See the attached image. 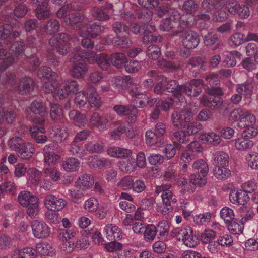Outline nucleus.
Returning a JSON list of instances; mask_svg holds the SVG:
<instances>
[{
	"label": "nucleus",
	"mask_w": 258,
	"mask_h": 258,
	"mask_svg": "<svg viewBox=\"0 0 258 258\" xmlns=\"http://www.w3.org/2000/svg\"><path fill=\"white\" fill-rule=\"evenodd\" d=\"M192 168L203 176H205L209 171L208 164L202 159L196 160L193 163Z\"/></svg>",
	"instance_id": "nucleus-56"
},
{
	"label": "nucleus",
	"mask_w": 258,
	"mask_h": 258,
	"mask_svg": "<svg viewBox=\"0 0 258 258\" xmlns=\"http://www.w3.org/2000/svg\"><path fill=\"white\" fill-rule=\"evenodd\" d=\"M80 165L79 160L75 157H69L62 162L63 169L68 172H73L78 170Z\"/></svg>",
	"instance_id": "nucleus-33"
},
{
	"label": "nucleus",
	"mask_w": 258,
	"mask_h": 258,
	"mask_svg": "<svg viewBox=\"0 0 258 258\" xmlns=\"http://www.w3.org/2000/svg\"><path fill=\"white\" fill-rule=\"evenodd\" d=\"M158 67L164 71L168 70H177L181 66L179 62L169 61L164 59H161L157 61Z\"/></svg>",
	"instance_id": "nucleus-45"
},
{
	"label": "nucleus",
	"mask_w": 258,
	"mask_h": 258,
	"mask_svg": "<svg viewBox=\"0 0 258 258\" xmlns=\"http://www.w3.org/2000/svg\"><path fill=\"white\" fill-rule=\"evenodd\" d=\"M227 166H215L214 170L215 177L219 180H226L228 179L230 175V170L226 167Z\"/></svg>",
	"instance_id": "nucleus-47"
},
{
	"label": "nucleus",
	"mask_w": 258,
	"mask_h": 258,
	"mask_svg": "<svg viewBox=\"0 0 258 258\" xmlns=\"http://www.w3.org/2000/svg\"><path fill=\"white\" fill-rule=\"evenodd\" d=\"M16 75L14 72H8L6 76L2 78H0V83L7 87L16 88Z\"/></svg>",
	"instance_id": "nucleus-51"
},
{
	"label": "nucleus",
	"mask_w": 258,
	"mask_h": 258,
	"mask_svg": "<svg viewBox=\"0 0 258 258\" xmlns=\"http://www.w3.org/2000/svg\"><path fill=\"white\" fill-rule=\"evenodd\" d=\"M59 27L60 24L58 21L55 19H50L44 26V30L47 34L52 35L59 30Z\"/></svg>",
	"instance_id": "nucleus-60"
},
{
	"label": "nucleus",
	"mask_w": 258,
	"mask_h": 258,
	"mask_svg": "<svg viewBox=\"0 0 258 258\" xmlns=\"http://www.w3.org/2000/svg\"><path fill=\"white\" fill-rule=\"evenodd\" d=\"M241 54L237 51H232L226 53L223 56V66L233 67L236 64V58L240 59Z\"/></svg>",
	"instance_id": "nucleus-36"
},
{
	"label": "nucleus",
	"mask_w": 258,
	"mask_h": 258,
	"mask_svg": "<svg viewBox=\"0 0 258 258\" xmlns=\"http://www.w3.org/2000/svg\"><path fill=\"white\" fill-rule=\"evenodd\" d=\"M48 132L50 135L60 142L66 140L68 136L67 128L60 125H55L49 127Z\"/></svg>",
	"instance_id": "nucleus-29"
},
{
	"label": "nucleus",
	"mask_w": 258,
	"mask_h": 258,
	"mask_svg": "<svg viewBox=\"0 0 258 258\" xmlns=\"http://www.w3.org/2000/svg\"><path fill=\"white\" fill-rule=\"evenodd\" d=\"M220 216L225 223H231L234 219V213L233 210L227 207H223L220 211Z\"/></svg>",
	"instance_id": "nucleus-57"
},
{
	"label": "nucleus",
	"mask_w": 258,
	"mask_h": 258,
	"mask_svg": "<svg viewBox=\"0 0 258 258\" xmlns=\"http://www.w3.org/2000/svg\"><path fill=\"white\" fill-rule=\"evenodd\" d=\"M106 152L111 157L120 159L128 158L132 154L131 150L117 146L108 148Z\"/></svg>",
	"instance_id": "nucleus-21"
},
{
	"label": "nucleus",
	"mask_w": 258,
	"mask_h": 258,
	"mask_svg": "<svg viewBox=\"0 0 258 258\" xmlns=\"http://www.w3.org/2000/svg\"><path fill=\"white\" fill-rule=\"evenodd\" d=\"M110 116H102L98 113H93L90 119V125L92 128H96L99 131L106 130L108 128Z\"/></svg>",
	"instance_id": "nucleus-16"
},
{
	"label": "nucleus",
	"mask_w": 258,
	"mask_h": 258,
	"mask_svg": "<svg viewBox=\"0 0 258 258\" xmlns=\"http://www.w3.org/2000/svg\"><path fill=\"white\" fill-rule=\"evenodd\" d=\"M54 146L52 144L46 145L43 148L44 161L45 163L50 164L58 162L60 156L53 153Z\"/></svg>",
	"instance_id": "nucleus-25"
},
{
	"label": "nucleus",
	"mask_w": 258,
	"mask_h": 258,
	"mask_svg": "<svg viewBox=\"0 0 258 258\" xmlns=\"http://www.w3.org/2000/svg\"><path fill=\"white\" fill-rule=\"evenodd\" d=\"M200 102L205 106L218 110L220 113H225L227 110V105L219 96L205 95L201 98Z\"/></svg>",
	"instance_id": "nucleus-9"
},
{
	"label": "nucleus",
	"mask_w": 258,
	"mask_h": 258,
	"mask_svg": "<svg viewBox=\"0 0 258 258\" xmlns=\"http://www.w3.org/2000/svg\"><path fill=\"white\" fill-rule=\"evenodd\" d=\"M192 112L187 108L175 111L172 114L171 119L173 125L179 128H184L193 118Z\"/></svg>",
	"instance_id": "nucleus-10"
},
{
	"label": "nucleus",
	"mask_w": 258,
	"mask_h": 258,
	"mask_svg": "<svg viewBox=\"0 0 258 258\" xmlns=\"http://www.w3.org/2000/svg\"><path fill=\"white\" fill-rule=\"evenodd\" d=\"M79 89V84L76 80L67 79L63 80L59 85L57 98L64 99L76 94Z\"/></svg>",
	"instance_id": "nucleus-7"
},
{
	"label": "nucleus",
	"mask_w": 258,
	"mask_h": 258,
	"mask_svg": "<svg viewBox=\"0 0 258 258\" xmlns=\"http://www.w3.org/2000/svg\"><path fill=\"white\" fill-rule=\"evenodd\" d=\"M253 90V87L251 83L246 82L243 84H238L236 87V92L244 95H250Z\"/></svg>",
	"instance_id": "nucleus-62"
},
{
	"label": "nucleus",
	"mask_w": 258,
	"mask_h": 258,
	"mask_svg": "<svg viewBox=\"0 0 258 258\" xmlns=\"http://www.w3.org/2000/svg\"><path fill=\"white\" fill-rule=\"evenodd\" d=\"M129 93L132 97V101L138 104L139 107H143L150 103L149 97L146 94L140 92L137 87L131 89Z\"/></svg>",
	"instance_id": "nucleus-23"
},
{
	"label": "nucleus",
	"mask_w": 258,
	"mask_h": 258,
	"mask_svg": "<svg viewBox=\"0 0 258 258\" xmlns=\"http://www.w3.org/2000/svg\"><path fill=\"white\" fill-rule=\"evenodd\" d=\"M235 148L239 151H244L253 146V142L244 136H241L234 140Z\"/></svg>",
	"instance_id": "nucleus-32"
},
{
	"label": "nucleus",
	"mask_w": 258,
	"mask_h": 258,
	"mask_svg": "<svg viewBox=\"0 0 258 258\" xmlns=\"http://www.w3.org/2000/svg\"><path fill=\"white\" fill-rule=\"evenodd\" d=\"M36 250L41 255L53 256L55 254V249L53 246L47 242L37 243L36 246Z\"/></svg>",
	"instance_id": "nucleus-38"
},
{
	"label": "nucleus",
	"mask_w": 258,
	"mask_h": 258,
	"mask_svg": "<svg viewBox=\"0 0 258 258\" xmlns=\"http://www.w3.org/2000/svg\"><path fill=\"white\" fill-rule=\"evenodd\" d=\"M229 198L232 203L237 205H244L249 200L248 195L242 189L232 190L229 194Z\"/></svg>",
	"instance_id": "nucleus-18"
},
{
	"label": "nucleus",
	"mask_w": 258,
	"mask_h": 258,
	"mask_svg": "<svg viewBox=\"0 0 258 258\" xmlns=\"http://www.w3.org/2000/svg\"><path fill=\"white\" fill-rule=\"evenodd\" d=\"M43 203L47 210L53 212H57L61 210L66 206L67 201L58 196L49 194L45 196Z\"/></svg>",
	"instance_id": "nucleus-11"
},
{
	"label": "nucleus",
	"mask_w": 258,
	"mask_h": 258,
	"mask_svg": "<svg viewBox=\"0 0 258 258\" xmlns=\"http://www.w3.org/2000/svg\"><path fill=\"white\" fill-rule=\"evenodd\" d=\"M69 151L72 155L77 156L81 159L87 155L85 148H83L81 144H78V142H75L74 141L70 145Z\"/></svg>",
	"instance_id": "nucleus-44"
},
{
	"label": "nucleus",
	"mask_w": 258,
	"mask_h": 258,
	"mask_svg": "<svg viewBox=\"0 0 258 258\" xmlns=\"http://www.w3.org/2000/svg\"><path fill=\"white\" fill-rule=\"evenodd\" d=\"M105 27L98 23L90 21L87 24L78 25V34L81 37H96L104 31Z\"/></svg>",
	"instance_id": "nucleus-5"
},
{
	"label": "nucleus",
	"mask_w": 258,
	"mask_h": 258,
	"mask_svg": "<svg viewBox=\"0 0 258 258\" xmlns=\"http://www.w3.org/2000/svg\"><path fill=\"white\" fill-rule=\"evenodd\" d=\"M247 164L252 169H258V153L251 152L246 157Z\"/></svg>",
	"instance_id": "nucleus-64"
},
{
	"label": "nucleus",
	"mask_w": 258,
	"mask_h": 258,
	"mask_svg": "<svg viewBox=\"0 0 258 258\" xmlns=\"http://www.w3.org/2000/svg\"><path fill=\"white\" fill-rule=\"evenodd\" d=\"M199 140L205 144L217 146L221 143L222 139L220 135L214 132H202L199 136Z\"/></svg>",
	"instance_id": "nucleus-19"
},
{
	"label": "nucleus",
	"mask_w": 258,
	"mask_h": 258,
	"mask_svg": "<svg viewBox=\"0 0 258 258\" xmlns=\"http://www.w3.org/2000/svg\"><path fill=\"white\" fill-rule=\"evenodd\" d=\"M106 159L104 158H100L98 156H90L88 158V165L93 169H100L102 168L106 164Z\"/></svg>",
	"instance_id": "nucleus-46"
},
{
	"label": "nucleus",
	"mask_w": 258,
	"mask_h": 258,
	"mask_svg": "<svg viewBox=\"0 0 258 258\" xmlns=\"http://www.w3.org/2000/svg\"><path fill=\"white\" fill-rule=\"evenodd\" d=\"M113 110L119 116H128L126 121L128 123H133L137 119L138 109L132 105H115Z\"/></svg>",
	"instance_id": "nucleus-13"
},
{
	"label": "nucleus",
	"mask_w": 258,
	"mask_h": 258,
	"mask_svg": "<svg viewBox=\"0 0 258 258\" xmlns=\"http://www.w3.org/2000/svg\"><path fill=\"white\" fill-rule=\"evenodd\" d=\"M69 118L73 120L74 123L77 126L84 125L86 121V116L77 110H72L69 114Z\"/></svg>",
	"instance_id": "nucleus-54"
},
{
	"label": "nucleus",
	"mask_w": 258,
	"mask_h": 258,
	"mask_svg": "<svg viewBox=\"0 0 258 258\" xmlns=\"http://www.w3.org/2000/svg\"><path fill=\"white\" fill-rule=\"evenodd\" d=\"M70 36L66 33H60L58 35L53 36L49 40V44L55 48L59 54L65 55L67 54L70 49V45L69 43Z\"/></svg>",
	"instance_id": "nucleus-8"
},
{
	"label": "nucleus",
	"mask_w": 258,
	"mask_h": 258,
	"mask_svg": "<svg viewBox=\"0 0 258 258\" xmlns=\"http://www.w3.org/2000/svg\"><path fill=\"white\" fill-rule=\"evenodd\" d=\"M31 113L38 115L39 116L33 117L30 116L32 121L35 124L40 125L44 124L46 121L45 117L47 115L46 108L43 103L39 100H34L28 109Z\"/></svg>",
	"instance_id": "nucleus-6"
},
{
	"label": "nucleus",
	"mask_w": 258,
	"mask_h": 258,
	"mask_svg": "<svg viewBox=\"0 0 258 258\" xmlns=\"http://www.w3.org/2000/svg\"><path fill=\"white\" fill-rule=\"evenodd\" d=\"M104 231L107 239L110 241L119 240L122 237L120 229L113 224H107L104 228Z\"/></svg>",
	"instance_id": "nucleus-22"
},
{
	"label": "nucleus",
	"mask_w": 258,
	"mask_h": 258,
	"mask_svg": "<svg viewBox=\"0 0 258 258\" xmlns=\"http://www.w3.org/2000/svg\"><path fill=\"white\" fill-rule=\"evenodd\" d=\"M35 151V148L32 143L25 142L17 153L22 159L29 160L32 157Z\"/></svg>",
	"instance_id": "nucleus-30"
},
{
	"label": "nucleus",
	"mask_w": 258,
	"mask_h": 258,
	"mask_svg": "<svg viewBox=\"0 0 258 258\" xmlns=\"http://www.w3.org/2000/svg\"><path fill=\"white\" fill-rule=\"evenodd\" d=\"M99 205V201L96 198L90 197L85 201L84 209L89 213H94L97 212Z\"/></svg>",
	"instance_id": "nucleus-50"
},
{
	"label": "nucleus",
	"mask_w": 258,
	"mask_h": 258,
	"mask_svg": "<svg viewBox=\"0 0 258 258\" xmlns=\"http://www.w3.org/2000/svg\"><path fill=\"white\" fill-rule=\"evenodd\" d=\"M213 164L215 166H228L229 158L225 152L217 151L213 154Z\"/></svg>",
	"instance_id": "nucleus-37"
},
{
	"label": "nucleus",
	"mask_w": 258,
	"mask_h": 258,
	"mask_svg": "<svg viewBox=\"0 0 258 258\" xmlns=\"http://www.w3.org/2000/svg\"><path fill=\"white\" fill-rule=\"evenodd\" d=\"M87 102L92 108H99L102 104L101 98L97 93L94 87L92 88V91L87 97Z\"/></svg>",
	"instance_id": "nucleus-42"
},
{
	"label": "nucleus",
	"mask_w": 258,
	"mask_h": 258,
	"mask_svg": "<svg viewBox=\"0 0 258 258\" xmlns=\"http://www.w3.org/2000/svg\"><path fill=\"white\" fill-rule=\"evenodd\" d=\"M12 258H45L39 256L36 250L31 247L16 249L12 254Z\"/></svg>",
	"instance_id": "nucleus-26"
},
{
	"label": "nucleus",
	"mask_w": 258,
	"mask_h": 258,
	"mask_svg": "<svg viewBox=\"0 0 258 258\" xmlns=\"http://www.w3.org/2000/svg\"><path fill=\"white\" fill-rule=\"evenodd\" d=\"M225 4L224 0H204L202 3V7L207 11L213 8L218 9L224 7Z\"/></svg>",
	"instance_id": "nucleus-48"
},
{
	"label": "nucleus",
	"mask_w": 258,
	"mask_h": 258,
	"mask_svg": "<svg viewBox=\"0 0 258 258\" xmlns=\"http://www.w3.org/2000/svg\"><path fill=\"white\" fill-rule=\"evenodd\" d=\"M44 173L45 177H49L53 181H58L60 179L61 173L54 167L45 168Z\"/></svg>",
	"instance_id": "nucleus-58"
},
{
	"label": "nucleus",
	"mask_w": 258,
	"mask_h": 258,
	"mask_svg": "<svg viewBox=\"0 0 258 258\" xmlns=\"http://www.w3.org/2000/svg\"><path fill=\"white\" fill-rule=\"evenodd\" d=\"M50 115L51 118L54 121H62L64 119L63 110L59 104H52L50 106Z\"/></svg>",
	"instance_id": "nucleus-43"
},
{
	"label": "nucleus",
	"mask_w": 258,
	"mask_h": 258,
	"mask_svg": "<svg viewBox=\"0 0 258 258\" xmlns=\"http://www.w3.org/2000/svg\"><path fill=\"white\" fill-rule=\"evenodd\" d=\"M34 86V82L32 78L22 77L19 79L17 86V91L22 95L27 94L33 90Z\"/></svg>",
	"instance_id": "nucleus-20"
},
{
	"label": "nucleus",
	"mask_w": 258,
	"mask_h": 258,
	"mask_svg": "<svg viewBox=\"0 0 258 258\" xmlns=\"http://www.w3.org/2000/svg\"><path fill=\"white\" fill-rule=\"evenodd\" d=\"M35 11L37 17L40 20L48 18L51 15L48 2L37 7Z\"/></svg>",
	"instance_id": "nucleus-55"
},
{
	"label": "nucleus",
	"mask_w": 258,
	"mask_h": 258,
	"mask_svg": "<svg viewBox=\"0 0 258 258\" xmlns=\"http://www.w3.org/2000/svg\"><path fill=\"white\" fill-rule=\"evenodd\" d=\"M56 77L50 78L43 86V90L46 93H51L55 98H57V93L58 92L59 85L56 83Z\"/></svg>",
	"instance_id": "nucleus-39"
},
{
	"label": "nucleus",
	"mask_w": 258,
	"mask_h": 258,
	"mask_svg": "<svg viewBox=\"0 0 258 258\" xmlns=\"http://www.w3.org/2000/svg\"><path fill=\"white\" fill-rule=\"evenodd\" d=\"M144 35L143 38V42L144 43L148 42H161L162 38L160 35H155L151 33L156 30L154 25L151 24H146L144 27Z\"/></svg>",
	"instance_id": "nucleus-24"
},
{
	"label": "nucleus",
	"mask_w": 258,
	"mask_h": 258,
	"mask_svg": "<svg viewBox=\"0 0 258 258\" xmlns=\"http://www.w3.org/2000/svg\"><path fill=\"white\" fill-rule=\"evenodd\" d=\"M203 86V81L200 79H192L189 83V86L183 85L182 94L191 97L198 96L202 92Z\"/></svg>",
	"instance_id": "nucleus-17"
},
{
	"label": "nucleus",
	"mask_w": 258,
	"mask_h": 258,
	"mask_svg": "<svg viewBox=\"0 0 258 258\" xmlns=\"http://www.w3.org/2000/svg\"><path fill=\"white\" fill-rule=\"evenodd\" d=\"M56 74L51 69L46 66L41 67L38 70V77L42 80L45 81L56 77Z\"/></svg>",
	"instance_id": "nucleus-53"
},
{
	"label": "nucleus",
	"mask_w": 258,
	"mask_h": 258,
	"mask_svg": "<svg viewBox=\"0 0 258 258\" xmlns=\"http://www.w3.org/2000/svg\"><path fill=\"white\" fill-rule=\"evenodd\" d=\"M180 147V145L176 142H174L173 144H167L162 152L165 155V158L167 160H169L174 157L176 153V149Z\"/></svg>",
	"instance_id": "nucleus-49"
},
{
	"label": "nucleus",
	"mask_w": 258,
	"mask_h": 258,
	"mask_svg": "<svg viewBox=\"0 0 258 258\" xmlns=\"http://www.w3.org/2000/svg\"><path fill=\"white\" fill-rule=\"evenodd\" d=\"M211 219V214L206 212L196 215L194 217V221L198 225H205L208 223Z\"/></svg>",
	"instance_id": "nucleus-61"
},
{
	"label": "nucleus",
	"mask_w": 258,
	"mask_h": 258,
	"mask_svg": "<svg viewBox=\"0 0 258 258\" xmlns=\"http://www.w3.org/2000/svg\"><path fill=\"white\" fill-rule=\"evenodd\" d=\"M111 61L113 65L117 68H120L127 62V58L125 55L120 52H117L111 55Z\"/></svg>",
	"instance_id": "nucleus-52"
},
{
	"label": "nucleus",
	"mask_w": 258,
	"mask_h": 258,
	"mask_svg": "<svg viewBox=\"0 0 258 258\" xmlns=\"http://www.w3.org/2000/svg\"><path fill=\"white\" fill-rule=\"evenodd\" d=\"M94 184L93 176L90 174L80 175L76 182V186L82 190L90 189Z\"/></svg>",
	"instance_id": "nucleus-28"
},
{
	"label": "nucleus",
	"mask_w": 258,
	"mask_h": 258,
	"mask_svg": "<svg viewBox=\"0 0 258 258\" xmlns=\"http://www.w3.org/2000/svg\"><path fill=\"white\" fill-rule=\"evenodd\" d=\"M183 85H179L176 80H170L166 84V89L169 92L174 93V95L177 97L181 102H184L185 98L182 95Z\"/></svg>",
	"instance_id": "nucleus-27"
},
{
	"label": "nucleus",
	"mask_w": 258,
	"mask_h": 258,
	"mask_svg": "<svg viewBox=\"0 0 258 258\" xmlns=\"http://www.w3.org/2000/svg\"><path fill=\"white\" fill-rule=\"evenodd\" d=\"M87 64L83 62L74 63L71 68L72 76L77 79L83 78L88 71Z\"/></svg>",
	"instance_id": "nucleus-31"
},
{
	"label": "nucleus",
	"mask_w": 258,
	"mask_h": 258,
	"mask_svg": "<svg viewBox=\"0 0 258 258\" xmlns=\"http://www.w3.org/2000/svg\"><path fill=\"white\" fill-rule=\"evenodd\" d=\"M92 14L94 17L99 21H106L110 18V16L102 7H94Z\"/></svg>",
	"instance_id": "nucleus-63"
},
{
	"label": "nucleus",
	"mask_w": 258,
	"mask_h": 258,
	"mask_svg": "<svg viewBox=\"0 0 258 258\" xmlns=\"http://www.w3.org/2000/svg\"><path fill=\"white\" fill-rule=\"evenodd\" d=\"M104 144L102 141H90L87 142L84 144V148L86 153H100L103 151Z\"/></svg>",
	"instance_id": "nucleus-34"
},
{
	"label": "nucleus",
	"mask_w": 258,
	"mask_h": 258,
	"mask_svg": "<svg viewBox=\"0 0 258 258\" xmlns=\"http://www.w3.org/2000/svg\"><path fill=\"white\" fill-rule=\"evenodd\" d=\"M113 124L114 126L118 125V127L111 131L110 134L112 139L118 140L120 138L122 134L126 131V127L122 124V122L121 121H115Z\"/></svg>",
	"instance_id": "nucleus-59"
},
{
	"label": "nucleus",
	"mask_w": 258,
	"mask_h": 258,
	"mask_svg": "<svg viewBox=\"0 0 258 258\" xmlns=\"http://www.w3.org/2000/svg\"><path fill=\"white\" fill-rule=\"evenodd\" d=\"M113 83L120 91V90L125 89L129 85L133 84L134 80L130 76H116L114 78Z\"/></svg>",
	"instance_id": "nucleus-35"
},
{
	"label": "nucleus",
	"mask_w": 258,
	"mask_h": 258,
	"mask_svg": "<svg viewBox=\"0 0 258 258\" xmlns=\"http://www.w3.org/2000/svg\"><path fill=\"white\" fill-rule=\"evenodd\" d=\"M229 120L232 122H236L237 126L241 128L249 126L256 123L255 115L242 108L233 109L230 112Z\"/></svg>",
	"instance_id": "nucleus-3"
},
{
	"label": "nucleus",
	"mask_w": 258,
	"mask_h": 258,
	"mask_svg": "<svg viewBox=\"0 0 258 258\" xmlns=\"http://www.w3.org/2000/svg\"><path fill=\"white\" fill-rule=\"evenodd\" d=\"M188 21L182 18L180 12L176 9H171L170 16L163 19L160 23V30L171 32L174 36L182 32V30L188 25Z\"/></svg>",
	"instance_id": "nucleus-1"
},
{
	"label": "nucleus",
	"mask_w": 258,
	"mask_h": 258,
	"mask_svg": "<svg viewBox=\"0 0 258 258\" xmlns=\"http://www.w3.org/2000/svg\"><path fill=\"white\" fill-rule=\"evenodd\" d=\"M169 184H162L156 187L155 192L157 194H161L162 203L163 205H171V203H176L177 199L173 196Z\"/></svg>",
	"instance_id": "nucleus-15"
},
{
	"label": "nucleus",
	"mask_w": 258,
	"mask_h": 258,
	"mask_svg": "<svg viewBox=\"0 0 258 258\" xmlns=\"http://www.w3.org/2000/svg\"><path fill=\"white\" fill-rule=\"evenodd\" d=\"M31 227L33 236L38 239L46 238L51 233L50 228L43 221H33L31 223Z\"/></svg>",
	"instance_id": "nucleus-12"
},
{
	"label": "nucleus",
	"mask_w": 258,
	"mask_h": 258,
	"mask_svg": "<svg viewBox=\"0 0 258 258\" xmlns=\"http://www.w3.org/2000/svg\"><path fill=\"white\" fill-rule=\"evenodd\" d=\"M25 142L21 136H14L8 139L7 145L10 150L17 152Z\"/></svg>",
	"instance_id": "nucleus-40"
},
{
	"label": "nucleus",
	"mask_w": 258,
	"mask_h": 258,
	"mask_svg": "<svg viewBox=\"0 0 258 258\" xmlns=\"http://www.w3.org/2000/svg\"><path fill=\"white\" fill-rule=\"evenodd\" d=\"M28 182L32 185H37L42 176V172L35 168H30L27 171Z\"/></svg>",
	"instance_id": "nucleus-41"
},
{
	"label": "nucleus",
	"mask_w": 258,
	"mask_h": 258,
	"mask_svg": "<svg viewBox=\"0 0 258 258\" xmlns=\"http://www.w3.org/2000/svg\"><path fill=\"white\" fill-rule=\"evenodd\" d=\"M171 236L178 241H182L188 247H195L199 243V239L194 235L192 229L189 226L173 229L171 232Z\"/></svg>",
	"instance_id": "nucleus-4"
},
{
	"label": "nucleus",
	"mask_w": 258,
	"mask_h": 258,
	"mask_svg": "<svg viewBox=\"0 0 258 258\" xmlns=\"http://www.w3.org/2000/svg\"><path fill=\"white\" fill-rule=\"evenodd\" d=\"M18 200L21 206L27 207V213L31 218H35L39 211V200L30 192L23 190L18 196Z\"/></svg>",
	"instance_id": "nucleus-2"
},
{
	"label": "nucleus",
	"mask_w": 258,
	"mask_h": 258,
	"mask_svg": "<svg viewBox=\"0 0 258 258\" xmlns=\"http://www.w3.org/2000/svg\"><path fill=\"white\" fill-rule=\"evenodd\" d=\"M180 39L183 47L187 49L196 48L200 41L199 34L192 30L185 32L180 36Z\"/></svg>",
	"instance_id": "nucleus-14"
}]
</instances>
